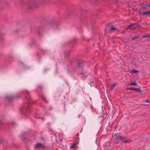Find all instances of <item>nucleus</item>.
<instances>
[{
	"label": "nucleus",
	"instance_id": "obj_1",
	"mask_svg": "<svg viewBox=\"0 0 150 150\" xmlns=\"http://www.w3.org/2000/svg\"><path fill=\"white\" fill-rule=\"evenodd\" d=\"M139 25L136 23H132L127 27L128 29L134 30L135 29L138 28Z\"/></svg>",
	"mask_w": 150,
	"mask_h": 150
},
{
	"label": "nucleus",
	"instance_id": "obj_2",
	"mask_svg": "<svg viewBox=\"0 0 150 150\" xmlns=\"http://www.w3.org/2000/svg\"><path fill=\"white\" fill-rule=\"evenodd\" d=\"M119 30L117 28H115L114 26H112L110 27L109 29V31L110 32H114L115 31H117Z\"/></svg>",
	"mask_w": 150,
	"mask_h": 150
},
{
	"label": "nucleus",
	"instance_id": "obj_3",
	"mask_svg": "<svg viewBox=\"0 0 150 150\" xmlns=\"http://www.w3.org/2000/svg\"><path fill=\"white\" fill-rule=\"evenodd\" d=\"M115 137L116 139H119L121 141H123L124 140V138L122 136L118 135H115Z\"/></svg>",
	"mask_w": 150,
	"mask_h": 150
},
{
	"label": "nucleus",
	"instance_id": "obj_4",
	"mask_svg": "<svg viewBox=\"0 0 150 150\" xmlns=\"http://www.w3.org/2000/svg\"><path fill=\"white\" fill-rule=\"evenodd\" d=\"M142 14L143 15H150V11H146L143 12L142 13Z\"/></svg>",
	"mask_w": 150,
	"mask_h": 150
},
{
	"label": "nucleus",
	"instance_id": "obj_5",
	"mask_svg": "<svg viewBox=\"0 0 150 150\" xmlns=\"http://www.w3.org/2000/svg\"><path fill=\"white\" fill-rule=\"evenodd\" d=\"M79 143V142L78 141H76L74 142L73 144L71 145L70 146V148H73L75 147L76 146L77 144Z\"/></svg>",
	"mask_w": 150,
	"mask_h": 150
},
{
	"label": "nucleus",
	"instance_id": "obj_6",
	"mask_svg": "<svg viewBox=\"0 0 150 150\" xmlns=\"http://www.w3.org/2000/svg\"><path fill=\"white\" fill-rule=\"evenodd\" d=\"M43 146V144L40 143H38L35 145V147L37 148L42 147Z\"/></svg>",
	"mask_w": 150,
	"mask_h": 150
},
{
	"label": "nucleus",
	"instance_id": "obj_7",
	"mask_svg": "<svg viewBox=\"0 0 150 150\" xmlns=\"http://www.w3.org/2000/svg\"><path fill=\"white\" fill-rule=\"evenodd\" d=\"M133 90L139 93H141L142 92L141 90L139 88H133Z\"/></svg>",
	"mask_w": 150,
	"mask_h": 150
},
{
	"label": "nucleus",
	"instance_id": "obj_8",
	"mask_svg": "<svg viewBox=\"0 0 150 150\" xmlns=\"http://www.w3.org/2000/svg\"><path fill=\"white\" fill-rule=\"evenodd\" d=\"M116 85V83H114L113 84H112L111 86V87H110V89L111 90H113V89L114 88L115 86Z\"/></svg>",
	"mask_w": 150,
	"mask_h": 150
},
{
	"label": "nucleus",
	"instance_id": "obj_9",
	"mask_svg": "<svg viewBox=\"0 0 150 150\" xmlns=\"http://www.w3.org/2000/svg\"><path fill=\"white\" fill-rule=\"evenodd\" d=\"M139 38V36L137 35L135 36L134 37H133L132 38V40H135L136 39H138Z\"/></svg>",
	"mask_w": 150,
	"mask_h": 150
},
{
	"label": "nucleus",
	"instance_id": "obj_10",
	"mask_svg": "<svg viewBox=\"0 0 150 150\" xmlns=\"http://www.w3.org/2000/svg\"><path fill=\"white\" fill-rule=\"evenodd\" d=\"M130 142H132V141L130 140L129 139H127L126 140L123 141V142L125 143H127Z\"/></svg>",
	"mask_w": 150,
	"mask_h": 150
},
{
	"label": "nucleus",
	"instance_id": "obj_11",
	"mask_svg": "<svg viewBox=\"0 0 150 150\" xmlns=\"http://www.w3.org/2000/svg\"><path fill=\"white\" fill-rule=\"evenodd\" d=\"M131 86H137V84L135 82H132L131 83Z\"/></svg>",
	"mask_w": 150,
	"mask_h": 150
},
{
	"label": "nucleus",
	"instance_id": "obj_12",
	"mask_svg": "<svg viewBox=\"0 0 150 150\" xmlns=\"http://www.w3.org/2000/svg\"><path fill=\"white\" fill-rule=\"evenodd\" d=\"M142 7L144 8H147L148 6V5H144V4H142Z\"/></svg>",
	"mask_w": 150,
	"mask_h": 150
},
{
	"label": "nucleus",
	"instance_id": "obj_13",
	"mask_svg": "<svg viewBox=\"0 0 150 150\" xmlns=\"http://www.w3.org/2000/svg\"><path fill=\"white\" fill-rule=\"evenodd\" d=\"M131 72L133 73H137L138 72V71L136 70H132Z\"/></svg>",
	"mask_w": 150,
	"mask_h": 150
},
{
	"label": "nucleus",
	"instance_id": "obj_14",
	"mask_svg": "<svg viewBox=\"0 0 150 150\" xmlns=\"http://www.w3.org/2000/svg\"><path fill=\"white\" fill-rule=\"evenodd\" d=\"M149 36H150V35L148 34V35H143V36H142V37L143 38H146V37H149Z\"/></svg>",
	"mask_w": 150,
	"mask_h": 150
},
{
	"label": "nucleus",
	"instance_id": "obj_15",
	"mask_svg": "<svg viewBox=\"0 0 150 150\" xmlns=\"http://www.w3.org/2000/svg\"><path fill=\"white\" fill-rule=\"evenodd\" d=\"M82 63L81 62H79L78 64V65L79 67H80L81 65V64Z\"/></svg>",
	"mask_w": 150,
	"mask_h": 150
},
{
	"label": "nucleus",
	"instance_id": "obj_16",
	"mask_svg": "<svg viewBox=\"0 0 150 150\" xmlns=\"http://www.w3.org/2000/svg\"><path fill=\"white\" fill-rule=\"evenodd\" d=\"M127 89L129 90H133V88H128Z\"/></svg>",
	"mask_w": 150,
	"mask_h": 150
},
{
	"label": "nucleus",
	"instance_id": "obj_17",
	"mask_svg": "<svg viewBox=\"0 0 150 150\" xmlns=\"http://www.w3.org/2000/svg\"><path fill=\"white\" fill-rule=\"evenodd\" d=\"M149 100H146V101H145L146 102V103H149Z\"/></svg>",
	"mask_w": 150,
	"mask_h": 150
},
{
	"label": "nucleus",
	"instance_id": "obj_18",
	"mask_svg": "<svg viewBox=\"0 0 150 150\" xmlns=\"http://www.w3.org/2000/svg\"><path fill=\"white\" fill-rule=\"evenodd\" d=\"M42 99H44V100H45V97H42Z\"/></svg>",
	"mask_w": 150,
	"mask_h": 150
},
{
	"label": "nucleus",
	"instance_id": "obj_19",
	"mask_svg": "<svg viewBox=\"0 0 150 150\" xmlns=\"http://www.w3.org/2000/svg\"><path fill=\"white\" fill-rule=\"evenodd\" d=\"M27 93H28V94H29V92L28 91H27Z\"/></svg>",
	"mask_w": 150,
	"mask_h": 150
},
{
	"label": "nucleus",
	"instance_id": "obj_20",
	"mask_svg": "<svg viewBox=\"0 0 150 150\" xmlns=\"http://www.w3.org/2000/svg\"><path fill=\"white\" fill-rule=\"evenodd\" d=\"M149 39H150V36H149V37H148Z\"/></svg>",
	"mask_w": 150,
	"mask_h": 150
},
{
	"label": "nucleus",
	"instance_id": "obj_21",
	"mask_svg": "<svg viewBox=\"0 0 150 150\" xmlns=\"http://www.w3.org/2000/svg\"><path fill=\"white\" fill-rule=\"evenodd\" d=\"M150 7V5H148V7Z\"/></svg>",
	"mask_w": 150,
	"mask_h": 150
},
{
	"label": "nucleus",
	"instance_id": "obj_22",
	"mask_svg": "<svg viewBox=\"0 0 150 150\" xmlns=\"http://www.w3.org/2000/svg\"><path fill=\"white\" fill-rule=\"evenodd\" d=\"M28 98V97H27V96H26V98H27V100H28V98Z\"/></svg>",
	"mask_w": 150,
	"mask_h": 150
}]
</instances>
